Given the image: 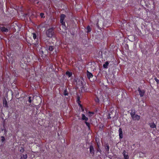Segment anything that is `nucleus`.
<instances>
[{"label": "nucleus", "instance_id": "nucleus-1", "mask_svg": "<svg viewBox=\"0 0 159 159\" xmlns=\"http://www.w3.org/2000/svg\"><path fill=\"white\" fill-rule=\"evenodd\" d=\"M32 35L33 39L36 42H35L33 43L34 45V47L38 48H41L39 47L40 45V41L39 39L38 38V33H32Z\"/></svg>", "mask_w": 159, "mask_h": 159}, {"label": "nucleus", "instance_id": "nucleus-2", "mask_svg": "<svg viewBox=\"0 0 159 159\" xmlns=\"http://www.w3.org/2000/svg\"><path fill=\"white\" fill-rule=\"evenodd\" d=\"M54 28L52 27L48 29L46 32V34L47 37L51 38L54 34L53 31Z\"/></svg>", "mask_w": 159, "mask_h": 159}, {"label": "nucleus", "instance_id": "nucleus-3", "mask_svg": "<svg viewBox=\"0 0 159 159\" xmlns=\"http://www.w3.org/2000/svg\"><path fill=\"white\" fill-rule=\"evenodd\" d=\"M46 44L45 50H46V52H47V54H48V51L50 52L53 51L54 48L53 46L48 45V44H47V43H46Z\"/></svg>", "mask_w": 159, "mask_h": 159}, {"label": "nucleus", "instance_id": "nucleus-4", "mask_svg": "<svg viewBox=\"0 0 159 159\" xmlns=\"http://www.w3.org/2000/svg\"><path fill=\"white\" fill-rule=\"evenodd\" d=\"M83 80L82 79H79L76 81V84L79 87H81L83 85Z\"/></svg>", "mask_w": 159, "mask_h": 159}, {"label": "nucleus", "instance_id": "nucleus-5", "mask_svg": "<svg viewBox=\"0 0 159 159\" xmlns=\"http://www.w3.org/2000/svg\"><path fill=\"white\" fill-rule=\"evenodd\" d=\"M30 1L31 3L34 4L36 7H38V5H40L41 3L37 0H30Z\"/></svg>", "mask_w": 159, "mask_h": 159}, {"label": "nucleus", "instance_id": "nucleus-6", "mask_svg": "<svg viewBox=\"0 0 159 159\" xmlns=\"http://www.w3.org/2000/svg\"><path fill=\"white\" fill-rule=\"evenodd\" d=\"M138 91H139L140 97H143L145 93V91L144 90H141L139 88H138Z\"/></svg>", "mask_w": 159, "mask_h": 159}, {"label": "nucleus", "instance_id": "nucleus-7", "mask_svg": "<svg viewBox=\"0 0 159 159\" xmlns=\"http://www.w3.org/2000/svg\"><path fill=\"white\" fill-rule=\"evenodd\" d=\"M89 149L90 153L92 154L93 156H94L95 153V150L93 147L92 145H90Z\"/></svg>", "mask_w": 159, "mask_h": 159}, {"label": "nucleus", "instance_id": "nucleus-8", "mask_svg": "<svg viewBox=\"0 0 159 159\" xmlns=\"http://www.w3.org/2000/svg\"><path fill=\"white\" fill-rule=\"evenodd\" d=\"M131 117L132 119L134 120H139L140 118V116L137 114H135Z\"/></svg>", "mask_w": 159, "mask_h": 159}, {"label": "nucleus", "instance_id": "nucleus-9", "mask_svg": "<svg viewBox=\"0 0 159 159\" xmlns=\"http://www.w3.org/2000/svg\"><path fill=\"white\" fill-rule=\"evenodd\" d=\"M86 75L87 78L89 80L91 78H92L93 76V74L90 72H89L88 70L87 71Z\"/></svg>", "mask_w": 159, "mask_h": 159}, {"label": "nucleus", "instance_id": "nucleus-10", "mask_svg": "<svg viewBox=\"0 0 159 159\" xmlns=\"http://www.w3.org/2000/svg\"><path fill=\"white\" fill-rule=\"evenodd\" d=\"M126 151L125 150L123 151L122 154L124 157V159H129V156L127 154H126Z\"/></svg>", "mask_w": 159, "mask_h": 159}, {"label": "nucleus", "instance_id": "nucleus-11", "mask_svg": "<svg viewBox=\"0 0 159 159\" xmlns=\"http://www.w3.org/2000/svg\"><path fill=\"white\" fill-rule=\"evenodd\" d=\"M118 131L119 133V139H121L123 137V132L122 129L120 128H119Z\"/></svg>", "mask_w": 159, "mask_h": 159}, {"label": "nucleus", "instance_id": "nucleus-12", "mask_svg": "<svg viewBox=\"0 0 159 159\" xmlns=\"http://www.w3.org/2000/svg\"><path fill=\"white\" fill-rule=\"evenodd\" d=\"M0 30L3 33H7L8 31V29L5 27H0Z\"/></svg>", "mask_w": 159, "mask_h": 159}, {"label": "nucleus", "instance_id": "nucleus-13", "mask_svg": "<svg viewBox=\"0 0 159 159\" xmlns=\"http://www.w3.org/2000/svg\"><path fill=\"white\" fill-rule=\"evenodd\" d=\"M66 17V16L65 14H61L60 16V22L64 21Z\"/></svg>", "mask_w": 159, "mask_h": 159}, {"label": "nucleus", "instance_id": "nucleus-14", "mask_svg": "<svg viewBox=\"0 0 159 159\" xmlns=\"http://www.w3.org/2000/svg\"><path fill=\"white\" fill-rule=\"evenodd\" d=\"M66 75L68 76L69 78H70L72 76V73L71 72H69L68 71H66Z\"/></svg>", "mask_w": 159, "mask_h": 159}, {"label": "nucleus", "instance_id": "nucleus-15", "mask_svg": "<svg viewBox=\"0 0 159 159\" xmlns=\"http://www.w3.org/2000/svg\"><path fill=\"white\" fill-rule=\"evenodd\" d=\"M82 120H85L86 121H87L88 120V118H87V117H86L84 114H82Z\"/></svg>", "mask_w": 159, "mask_h": 159}, {"label": "nucleus", "instance_id": "nucleus-16", "mask_svg": "<svg viewBox=\"0 0 159 159\" xmlns=\"http://www.w3.org/2000/svg\"><path fill=\"white\" fill-rule=\"evenodd\" d=\"M3 105L4 107H8L7 102L5 98L3 100Z\"/></svg>", "mask_w": 159, "mask_h": 159}, {"label": "nucleus", "instance_id": "nucleus-17", "mask_svg": "<svg viewBox=\"0 0 159 159\" xmlns=\"http://www.w3.org/2000/svg\"><path fill=\"white\" fill-rule=\"evenodd\" d=\"M61 25H62V27L65 30H66V24H65V21H63L62 22H60Z\"/></svg>", "mask_w": 159, "mask_h": 159}, {"label": "nucleus", "instance_id": "nucleus-18", "mask_svg": "<svg viewBox=\"0 0 159 159\" xmlns=\"http://www.w3.org/2000/svg\"><path fill=\"white\" fill-rule=\"evenodd\" d=\"M136 111L135 110H131L130 115L131 117L134 116L135 114Z\"/></svg>", "mask_w": 159, "mask_h": 159}, {"label": "nucleus", "instance_id": "nucleus-19", "mask_svg": "<svg viewBox=\"0 0 159 159\" xmlns=\"http://www.w3.org/2000/svg\"><path fill=\"white\" fill-rule=\"evenodd\" d=\"M39 51L40 52V54L41 55H46L48 54H47V52H46V51L44 52V51L42 49H40Z\"/></svg>", "mask_w": 159, "mask_h": 159}, {"label": "nucleus", "instance_id": "nucleus-20", "mask_svg": "<svg viewBox=\"0 0 159 159\" xmlns=\"http://www.w3.org/2000/svg\"><path fill=\"white\" fill-rule=\"evenodd\" d=\"M27 157V154H22L21 155L20 159H26Z\"/></svg>", "mask_w": 159, "mask_h": 159}, {"label": "nucleus", "instance_id": "nucleus-21", "mask_svg": "<svg viewBox=\"0 0 159 159\" xmlns=\"http://www.w3.org/2000/svg\"><path fill=\"white\" fill-rule=\"evenodd\" d=\"M109 63L108 61H107L103 65V67L105 68H108V66L109 65Z\"/></svg>", "mask_w": 159, "mask_h": 159}, {"label": "nucleus", "instance_id": "nucleus-22", "mask_svg": "<svg viewBox=\"0 0 159 159\" xmlns=\"http://www.w3.org/2000/svg\"><path fill=\"white\" fill-rule=\"evenodd\" d=\"M86 29L87 30L86 32L88 33L90 32H91V28H90V26L89 25H88V26L87 27Z\"/></svg>", "mask_w": 159, "mask_h": 159}, {"label": "nucleus", "instance_id": "nucleus-23", "mask_svg": "<svg viewBox=\"0 0 159 159\" xmlns=\"http://www.w3.org/2000/svg\"><path fill=\"white\" fill-rule=\"evenodd\" d=\"M150 126L151 128H156V125L154 123H152L150 124Z\"/></svg>", "mask_w": 159, "mask_h": 159}, {"label": "nucleus", "instance_id": "nucleus-24", "mask_svg": "<svg viewBox=\"0 0 159 159\" xmlns=\"http://www.w3.org/2000/svg\"><path fill=\"white\" fill-rule=\"evenodd\" d=\"M82 88V90H84V91H86L87 90V88L86 86L83 85L81 87Z\"/></svg>", "mask_w": 159, "mask_h": 159}, {"label": "nucleus", "instance_id": "nucleus-25", "mask_svg": "<svg viewBox=\"0 0 159 159\" xmlns=\"http://www.w3.org/2000/svg\"><path fill=\"white\" fill-rule=\"evenodd\" d=\"M78 105L80 107V108H81L82 111H84V109L82 105L80 103H79Z\"/></svg>", "mask_w": 159, "mask_h": 159}, {"label": "nucleus", "instance_id": "nucleus-26", "mask_svg": "<svg viewBox=\"0 0 159 159\" xmlns=\"http://www.w3.org/2000/svg\"><path fill=\"white\" fill-rule=\"evenodd\" d=\"M85 123L86 124L87 126V127H88L89 129V130H90V124L89 123L87 122V121H85Z\"/></svg>", "mask_w": 159, "mask_h": 159}, {"label": "nucleus", "instance_id": "nucleus-27", "mask_svg": "<svg viewBox=\"0 0 159 159\" xmlns=\"http://www.w3.org/2000/svg\"><path fill=\"white\" fill-rule=\"evenodd\" d=\"M64 94L65 96H67L68 95V93L66 89L64 90Z\"/></svg>", "mask_w": 159, "mask_h": 159}, {"label": "nucleus", "instance_id": "nucleus-28", "mask_svg": "<svg viewBox=\"0 0 159 159\" xmlns=\"http://www.w3.org/2000/svg\"><path fill=\"white\" fill-rule=\"evenodd\" d=\"M112 113V111H111L110 113H109L108 116L107 117V118L108 119H110L111 118V115Z\"/></svg>", "mask_w": 159, "mask_h": 159}, {"label": "nucleus", "instance_id": "nucleus-29", "mask_svg": "<svg viewBox=\"0 0 159 159\" xmlns=\"http://www.w3.org/2000/svg\"><path fill=\"white\" fill-rule=\"evenodd\" d=\"M109 148H109V145H108V144H107L106 146V151L107 152H108L109 151Z\"/></svg>", "mask_w": 159, "mask_h": 159}, {"label": "nucleus", "instance_id": "nucleus-30", "mask_svg": "<svg viewBox=\"0 0 159 159\" xmlns=\"http://www.w3.org/2000/svg\"><path fill=\"white\" fill-rule=\"evenodd\" d=\"M33 99L32 98V99L31 97L30 96L29 97V99H28V102L30 103H31L32 102V100Z\"/></svg>", "mask_w": 159, "mask_h": 159}, {"label": "nucleus", "instance_id": "nucleus-31", "mask_svg": "<svg viewBox=\"0 0 159 159\" xmlns=\"http://www.w3.org/2000/svg\"><path fill=\"white\" fill-rule=\"evenodd\" d=\"M77 102L78 103V104L79 103L81 102V101H80V97L79 96H78L77 97Z\"/></svg>", "mask_w": 159, "mask_h": 159}, {"label": "nucleus", "instance_id": "nucleus-32", "mask_svg": "<svg viewBox=\"0 0 159 159\" xmlns=\"http://www.w3.org/2000/svg\"><path fill=\"white\" fill-rule=\"evenodd\" d=\"M95 101L97 103H99V100L98 97H96L95 99Z\"/></svg>", "mask_w": 159, "mask_h": 159}, {"label": "nucleus", "instance_id": "nucleus-33", "mask_svg": "<svg viewBox=\"0 0 159 159\" xmlns=\"http://www.w3.org/2000/svg\"><path fill=\"white\" fill-rule=\"evenodd\" d=\"M24 148L22 147H21L20 149V152L23 153L24 151Z\"/></svg>", "mask_w": 159, "mask_h": 159}, {"label": "nucleus", "instance_id": "nucleus-34", "mask_svg": "<svg viewBox=\"0 0 159 159\" xmlns=\"http://www.w3.org/2000/svg\"><path fill=\"white\" fill-rule=\"evenodd\" d=\"M40 16L42 18H44L45 16H44V14L43 13H40Z\"/></svg>", "mask_w": 159, "mask_h": 159}, {"label": "nucleus", "instance_id": "nucleus-35", "mask_svg": "<svg viewBox=\"0 0 159 159\" xmlns=\"http://www.w3.org/2000/svg\"><path fill=\"white\" fill-rule=\"evenodd\" d=\"M88 113L90 114V116H92V115H93L94 114V112L93 111H89Z\"/></svg>", "mask_w": 159, "mask_h": 159}, {"label": "nucleus", "instance_id": "nucleus-36", "mask_svg": "<svg viewBox=\"0 0 159 159\" xmlns=\"http://www.w3.org/2000/svg\"><path fill=\"white\" fill-rule=\"evenodd\" d=\"M154 79L155 80V81L156 82L157 84H159V80L157 79V78L156 77H155Z\"/></svg>", "mask_w": 159, "mask_h": 159}, {"label": "nucleus", "instance_id": "nucleus-37", "mask_svg": "<svg viewBox=\"0 0 159 159\" xmlns=\"http://www.w3.org/2000/svg\"><path fill=\"white\" fill-rule=\"evenodd\" d=\"M104 127V125L103 124H102L100 126L99 129H101L102 130Z\"/></svg>", "mask_w": 159, "mask_h": 159}, {"label": "nucleus", "instance_id": "nucleus-38", "mask_svg": "<svg viewBox=\"0 0 159 159\" xmlns=\"http://www.w3.org/2000/svg\"><path fill=\"white\" fill-rule=\"evenodd\" d=\"M1 141L2 142H3L5 141V139L3 136L1 137Z\"/></svg>", "mask_w": 159, "mask_h": 159}, {"label": "nucleus", "instance_id": "nucleus-39", "mask_svg": "<svg viewBox=\"0 0 159 159\" xmlns=\"http://www.w3.org/2000/svg\"><path fill=\"white\" fill-rule=\"evenodd\" d=\"M97 152H100L101 151V150L100 149H98L97 150Z\"/></svg>", "mask_w": 159, "mask_h": 159}, {"label": "nucleus", "instance_id": "nucleus-40", "mask_svg": "<svg viewBox=\"0 0 159 159\" xmlns=\"http://www.w3.org/2000/svg\"><path fill=\"white\" fill-rule=\"evenodd\" d=\"M21 61L23 62H24V61L22 60V59L21 60Z\"/></svg>", "mask_w": 159, "mask_h": 159}, {"label": "nucleus", "instance_id": "nucleus-41", "mask_svg": "<svg viewBox=\"0 0 159 159\" xmlns=\"http://www.w3.org/2000/svg\"><path fill=\"white\" fill-rule=\"evenodd\" d=\"M24 58V57H23L22 58H23H23Z\"/></svg>", "mask_w": 159, "mask_h": 159}]
</instances>
